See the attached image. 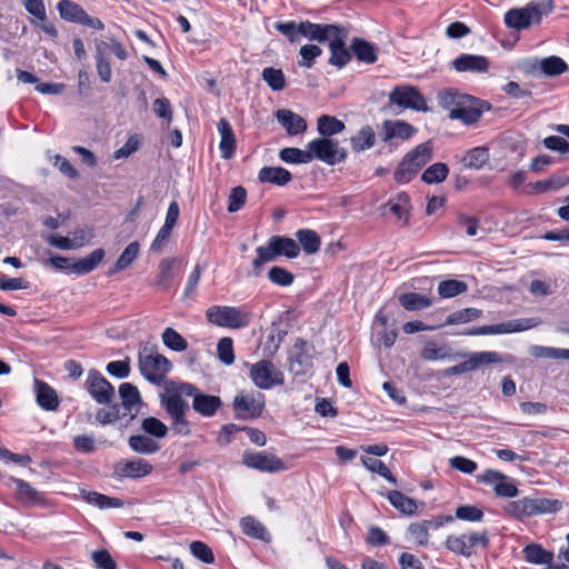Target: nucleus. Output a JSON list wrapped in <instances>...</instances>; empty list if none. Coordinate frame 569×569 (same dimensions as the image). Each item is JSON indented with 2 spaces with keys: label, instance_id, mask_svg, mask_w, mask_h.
Segmentation results:
<instances>
[{
  "label": "nucleus",
  "instance_id": "58",
  "mask_svg": "<svg viewBox=\"0 0 569 569\" xmlns=\"http://www.w3.org/2000/svg\"><path fill=\"white\" fill-rule=\"evenodd\" d=\"M505 511L515 518L522 519L525 517H532L530 511L529 498H522L516 501L508 502Z\"/></svg>",
  "mask_w": 569,
  "mask_h": 569
},
{
  "label": "nucleus",
  "instance_id": "2",
  "mask_svg": "<svg viewBox=\"0 0 569 569\" xmlns=\"http://www.w3.org/2000/svg\"><path fill=\"white\" fill-rule=\"evenodd\" d=\"M439 104L449 111V118L460 120L465 124H472L481 117L478 101L469 94L458 91H443L438 94Z\"/></svg>",
  "mask_w": 569,
  "mask_h": 569
},
{
  "label": "nucleus",
  "instance_id": "35",
  "mask_svg": "<svg viewBox=\"0 0 569 569\" xmlns=\"http://www.w3.org/2000/svg\"><path fill=\"white\" fill-rule=\"evenodd\" d=\"M270 239L272 246H274L278 251V256H286L289 259L299 256L300 247L296 240L282 236H272Z\"/></svg>",
  "mask_w": 569,
  "mask_h": 569
},
{
  "label": "nucleus",
  "instance_id": "42",
  "mask_svg": "<svg viewBox=\"0 0 569 569\" xmlns=\"http://www.w3.org/2000/svg\"><path fill=\"white\" fill-rule=\"evenodd\" d=\"M128 443L134 452L141 455H151L159 450L158 442L144 435L131 436Z\"/></svg>",
  "mask_w": 569,
  "mask_h": 569
},
{
  "label": "nucleus",
  "instance_id": "43",
  "mask_svg": "<svg viewBox=\"0 0 569 569\" xmlns=\"http://www.w3.org/2000/svg\"><path fill=\"white\" fill-rule=\"evenodd\" d=\"M140 244L137 241L130 242L123 252L120 254L114 266L110 269V273H117L127 269L131 262L138 257Z\"/></svg>",
  "mask_w": 569,
  "mask_h": 569
},
{
  "label": "nucleus",
  "instance_id": "32",
  "mask_svg": "<svg viewBox=\"0 0 569 569\" xmlns=\"http://www.w3.org/2000/svg\"><path fill=\"white\" fill-rule=\"evenodd\" d=\"M569 183V174L556 173L546 180L530 183L529 187L537 192L556 191Z\"/></svg>",
  "mask_w": 569,
  "mask_h": 569
},
{
  "label": "nucleus",
  "instance_id": "17",
  "mask_svg": "<svg viewBox=\"0 0 569 569\" xmlns=\"http://www.w3.org/2000/svg\"><path fill=\"white\" fill-rule=\"evenodd\" d=\"M417 132V129L406 121L386 120L381 123L378 134L383 142L392 140H407Z\"/></svg>",
  "mask_w": 569,
  "mask_h": 569
},
{
  "label": "nucleus",
  "instance_id": "9",
  "mask_svg": "<svg viewBox=\"0 0 569 569\" xmlns=\"http://www.w3.org/2000/svg\"><path fill=\"white\" fill-rule=\"evenodd\" d=\"M391 106H397L400 110L412 109L416 111H427L428 104L420 91L412 86H399L393 88L389 94Z\"/></svg>",
  "mask_w": 569,
  "mask_h": 569
},
{
  "label": "nucleus",
  "instance_id": "1",
  "mask_svg": "<svg viewBox=\"0 0 569 569\" xmlns=\"http://www.w3.org/2000/svg\"><path fill=\"white\" fill-rule=\"evenodd\" d=\"M190 386L189 382H169L163 392L160 393V405L171 420L172 430L180 436H189L191 432L190 422L186 418L189 405L182 399L184 392L182 387Z\"/></svg>",
  "mask_w": 569,
  "mask_h": 569
},
{
  "label": "nucleus",
  "instance_id": "8",
  "mask_svg": "<svg viewBox=\"0 0 569 569\" xmlns=\"http://www.w3.org/2000/svg\"><path fill=\"white\" fill-rule=\"evenodd\" d=\"M542 14L543 12L540 3L529 2L523 8H516L507 11L505 14V22L509 28L522 30L532 24L539 23Z\"/></svg>",
  "mask_w": 569,
  "mask_h": 569
},
{
  "label": "nucleus",
  "instance_id": "29",
  "mask_svg": "<svg viewBox=\"0 0 569 569\" xmlns=\"http://www.w3.org/2000/svg\"><path fill=\"white\" fill-rule=\"evenodd\" d=\"M242 532L251 538L262 541H270V533L266 527L251 516L243 517L240 520Z\"/></svg>",
  "mask_w": 569,
  "mask_h": 569
},
{
  "label": "nucleus",
  "instance_id": "44",
  "mask_svg": "<svg viewBox=\"0 0 569 569\" xmlns=\"http://www.w3.org/2000/svg\"><path fill=\"white\" fill-rule=\"evenodd\" d=\"M376 141V133L369 126L361 128L356 136L351 138L352 149L363 151L371 148Z\"/></svg>",
  "mask_w": 569,
  "mask_h": 569
},
{
  "label": "nucleus",
  "instance_id": "31",
  "mask_svg": "<svg viewBox=\"0 0 569 569\" xmlns=\"http://www.w3.org/2000/svg\"><path fill=\"white\" fill-rule=\"evenodd\" d=\"M351 49L359 61L365 63H373L377 60V51L375 46L363 39H352Z\"/></svg>",
  "mask_w": 569,
  "mask_h": 569
},
{
  "label": "nucleus",
  "instance_id": "5",
  "mask_svg": "<svg viewBox=\"0 0 569 569\" xmlns=\"http://www.w3.org/2000/svg\"><path fill=\"white\" fill-rule=\"evenodd\" d=\"M139 370L149 382L160 386L171 370V362L164 356L144 348L139 352Z\"/></svg>",
  "mask_w": 569,
  "mask_h": 569
},
{
  "label": "nucleus",
  "instance_id": "23",
  "mask_svg": "<svg viewBox=\"0 0 569 569\" xmlns=\"http://www.w3.org/2000/svg\"><path fill=\"white\" fill-rule=\"evenodd\" d=\"M220 134L219 149L223 159H231L236 151V138L227 119L221 118L217 124Z\"/></svg>",
  "mask_w": 569,
  "mask_h": 569
},
{
  "label": "nucleus",
  "instance_id": "19",
  "mask_svg": "<svg viewBox=\"0 0 569 569\" xmlns=\"http://www.w3.org/2000/svg\"><path fill=\"white\" fill-rule=\"evenodd\" d=\"M11 485L16 486L14 497L22 505L34 506L44 501L42 492L34 489L29 482L11 477L7 486L10 487Z\"/></svg>",
  "mask_w": 569,
  "mask_h": 569
},
{
  "label": "nucleus",
  "instance_id": "25",
  "mask_svg": "<svg viewBox=\"0 0 569 569\" xmlns=\"http://www.w3.org/2000/svg\"><path fill=\"white\" fill-rule=\"evenodd\" d=\"M525 559L533 565H548L553 560V552L546 550L539 543H529L522 550Z\"/></svg>",
  "mask_w": 569,
  "mask_h": 569
},
{
  "label": "nucleus",
  "instance_id": "28",
  "mask_svg": "<svg viewBox=\"0 0 569 569\" xmlns=\"http://www.w3.org/2000/svg\"><path fill=\"white\" fill-rule=\"evenodd\" d=\"M104 258V250L99 248L90 254L77 260L72 263V272L77 274H87L94 270Z\"/></svg>",
  "mask_w": 569,
  "mask_h": 569
},
{
  "label": "nucleus",
  "instance_id": "63",
  "mask_svg": "<svg viewBox=\"0 0 569 569\" xmlns=\"http://www.w3.org/2000/svg\"><path fill=\"white\" fill-rule=\"evenodd\" d=\"M141 428L144 432L158 438L166 437L168 432V427L161 420L154 417L143 419Z\"/></svg>",
  "mask_w": 569,
  "mask_h": 569
},
{
  "label": "nucleus",
  "instance_id": "46",
  "mask_svg": "<svg viewBox=\"0 0 569 569\" xmlns=\"http://www.w3.org/2000/svg\"><path fill=\"white\" fill-rule=\"evenodd\" d=\"M471 371L480 366L495 365L502 362V358L496 351H477L468 355Z\"/></svg>",
  "mask_w": 569,
  "mask_h": 569
},
{
  "label": "nucleus",
  "instance_id": "64",
  "mask_svg": "<svg viewBox=\"0 0 569 569\" xmlns=\"http://www.w3.org/2000/svg\"><path fill=\"white\" fill-rule=\"evenodd\" d=\"M269 280L278 286L288 287L293 282V274L282 267H272L268 272Z\"/></svg>",
  "mask_w": 569,
  "mask_h": 569
},
{
  "label": "nucleus",
  "instance_id": "62",
  "mask_svg": "<svg viewBox=\"0 0 569 569\" xmlns=\"http://www.w3.org/2000/svg\"><path fill=\"white\" fill-rule=\"evenodd\" d=\"M418 171L419 170L416 169L413 164H411L405 157L402 161L398 164L393 173V177L398 183H407L418 173Z\"/></svg>",
  "mask_w": 569,
  "mask_h": 569
},
{
  "label": "nucleus",
  "instance_id": "61",
  "mask_svg": "<svg viewBox=\"0 0 569 569\" xmlns=\"http://www.w3.org/2000/svg\"><path fill=\"white\" fill-rule=\"evenodd\" d=\"M421 358L428 361L446 359L450 356V351L446 347H437L432 341L426 343L421 350Z\"/></svg>",
  "mask_w": 569,
  "mask_h": 569
},
{
  "label": "nucleus",
  "instance_id": "36",
  "mask_svg": "<svg viewBox=\"0 0 569 569\" xmlns=\"http://www.w3.org/2000/svg\"><path fill=\"white\" fill-rule=\"evenodd\" d=\"M432 157V147L429 142L420 143L413 150L406 154L408 161L413 164V167L420 170L425 164H427Z\"/></svg>",
  "mask_w": 569,
  "mask_h": 569
},
{
  "label": "nucleus",
  "instance_id": "60",
  "mask_svg": "<svg viewBox=\"0 0 569 569\" xmlns=\"http://www.w3.org/2000/svg\"><path fill=\"white\" fill-rule=\"evenodd\" d=\"M219 360L229 366L234 362L233 341L229 337L221 338L217 345Z\"/></svg>",
  "mask_w": 569,
  "mask_h": 569
},
{
  "label": "nucleus",
  "instance_id": "14",
  "mask_svg": "<svg viewBox=\"0 0 569 569\" xmlns=\"http://www.w3.org/2000/svg\"><path fill=\"white\" fill-rule=\"evenodd\" d=\"M181 390L184 396L192 398V409L202 417H213L222 406L218 396L203 393L192 383L182 387Z\"/></svg>",
  "mask_w": 569,
  "mask_h": 569
},
{
  "label": "nucleus",
  "instance_id": "21",
  "mask_svg": "<svg viewBox=\"0 0 569 569\" xmlns=\"http://www.w3.org/2000/svg\"><path fill=\"white\" fill-rule=\"evenodd\" d=\"M277 121L286 129L289 136H297L307 130L306 120L291 110L281 109L276 113Z\"/></svg>",
  "mask_w": 569,
  "mask_h": 569
},
{
  "label": "nucleus",
  "instance_id": "45",
  "mask_svg": "<svg viewBox=\"0 0 569 569\" xmlns=\"http://www.w3.org/2000/svg\"><path fill=\"white\" fill-rule=\"evenodd\" d=\"M257 257L252 261V267L256 270V274L259 273L261 267L268 262L273 261L278 257V251L272 246L271 239L268 240L266 246H260L256 249Z\"/></svg>",
  "mask_w": 569,
  "mask_h": 569
},
{
  "label": "nucleus",
  "instance_id": "38",
  "mask_svg": "<svg viewBox=\"0 0 569 569\" xmlns=\"http://www.w3.org/2000/svg\"><path fill=\"white\" fill-rule=\"evenodd\" d=\"M318 132L325 137L330 138L333 134L340 133L345 130V123L336 117L323 114L317 122Z\"/></svg>",
  "mask_w": 569,
  "mask_h": 569
},
{
  "label": "nucleus",
  "instance_id": "41",
  "mask_svg": "<svg viewBox=\"0 0 569 569\" xmlns=\"http://www.w3.org/2000/svg\"><path fill=\"white\" fill-rule=\"evenodd\" d=\"M489 160V149L487 147H476L470 149L462 158L467 168L481 169Z\"/></svg>",
  "mask_w": 569,
  "mask_h": 569
},
{
  "label": "nucleus",
  "instance_id": "55",
  "mask_svg": "<svg viewBox=\"0 0 569 569\" xmlns=\"http://www.w3.org/2000/svg\"><path fill=\"white\" fill-rule=\"evenodd\" d=\"M481 316V310L477 308H466L462 310L455 311L446 319L443 326L467 323L478 319Z\"/></svg>",
  "mask_w": 569,
  "mask_h": 569
},
{
  "label": "nucleus",
  "instance_id": "6",
  "mask_svg": "<svg viewBox=\"0 0 569 569\" xmlns=\"http://www.w3.org/2000/svg\"><path fill=\"white\" fill-rule=\"evenodd\" d=\"M307 148L310 149L312 160L318 159L330 166L343 161L347 157L346 149L340 147L338 140L332 138L315 139L307 144Z\"/></svg>",
  "mask_w": 569,
  "mask_h": 569
},
{
  "label": "nucleus",
  "instance_id": "22",
  "mask_svg": "<svg viewBox=\"0 0 569 569\" xmlns=\"http://www.w3.org/2000/svg\"><path fill=\"white\" fill-rule=\"evenodd\" d=\"M179 260L176 258L162 259L158 266V272L153 286L160 290H167L177 273Z\"/></svg>",
  "mask_w": 569,
  "mask_h": 569
},
{
  "label": "nucleus",
  "instance_id": "59",
  "mask_svg": "<svg viewBox=\"0 0 569 569\" xmlns=\"http://www.w3.org/2000/svg\"><path fill=\"white\" fill-rule=\"evenodd\" d=\"M361 462L370 471L379 473L389 482L396 485V478L392 476L389 468L381 460L361 457Z\"/></svg>",
  "mask_w": 569,
  "mask_h": 569
},
{
  "label": "nucleus",
  "instance_id": "24",
  "mask_svg": "<svg viewBox=\"0 0 569 569\" xmlns=\"http://www.w3.org/2000/svg\"><path fill=\"white\" fill-rule=\"evenodd\" d=\"M37 403L47 411H53L59 407L56 390L47 382L34 380Z\"/></svg>",
  "mask_w": 569,
  "mask_h": 569
},
{
  "label": "nucleus",
  "instance_id": "57",
  "mask_svg": "<svg viewBox=\"0 0 569 569\" xmlns=\"http://www.w3.org/2000/svg\"><path fill=\"white\" fill-rule=\"evenodd\" d=\"M262 79L267 82V84L274 91H280L286 87V78L284 73L281 69H276L272 67L264 68L262 70Z\"/></svg>",
  "mask_w": 569,
  "mask_h": 569
},
{
  "label": "nucleus",
  "instance_id": "18",
  "mask_svg": "<svg viewBox=\"0 0 569 569\" xmlns=\"http://www.w3.org/2000/svg\"><path fill=\"white\" fill-rule=\"evenodd\" d=\"M152 465L141 458L122 459L114 466V472L122 478H142L151 473Z\"/></svg>",
  "mask_w": 569,
  "mask_h": 569
},
{
  "label": "nucleus",
  "instance_id": "51",
  "mask_svg": "<svg viewBox=\"0 0 569 569\" xmlns=\"http://www.w3.org/2000/svg\"><path fill=\"white\" fill-rule=\"evenodd\" d=\"M162 341L166 347L177 352L184 351L188 348L187 340L173 328L164 329L162 332Z\"/></svg>",
  "mask_w": 569,
  "mask_h": 569
},
{
  "label": "nucleus",
  "instance_id": "33",
  "mask_svg": "<svg viewBox=\"0 0 569 569\" xmlns=\"http://www.w3.org/2000/svg\"><path fill=\"white\" fill-rule=\"evenodd\" d=\"M398 300L401 307L408 311L422 310L432 305L431 299L427 296L416 292L402 293Z\"/></svg>",
  "mask_w": 569,
  "mask_h": 569
},
{
  "label": "nucleus",
  "instance_id": "20",
  "mask_svg": "<svg viewBox=\"0 0 569 569\" xmlns=\"http://www.w3.org/2000/svg\"><path fill=\"white\" fill-rule=\"evenodd\" d=\"M458 72H487L489 60L483 56L463 53L452 61Z\"/></svg>",
  "mask_w": 569,
  "mask_h": 569
},
{
  "label": "nucleus",
  "instance_id": "40",
  "mask_svg": "<svg viewBox=\"0 0 569 569\" xmlns=\"http://www.w3.org/2000/svg\"><path fill=\"white\" fill-rule=\"evenodd\" d=\"M531 516L553 513L561 509L562 503L557 499L529 498Z\"/></svg>",
  "mask_w": 569,
  "mask_h": 569
},
{
  "label": "nucleus",
  "instance_id": "39",
  "mask_svg": "<svg viewBox=\"0 0 569 569\" xmlns=\"http://www.w3.org/2000/svg\"><path fill=\"white\" fill-rule=\"evenodd\" d=\"M529 352L532 357L539 359L569 360V349L531 346Z\"/></svg>",
  "mask_w": 569,
  "mask_h": 569
},
{
  "label": "nucleus",
  "instance_id": "16",
  "mask_svg": "<svg viewBox=\"0 0 569 569\" xmlns=\"http://www.w3.org/2000/svg\"><path fill=\"white\" fill-rule=\"evenodd\" d=\"M523 67L527 72H541L549 77L559 76L568 70L566 61L557 56H550L543 59H529L525 61Z\"/></svg>",
  "mask_w": 569,
  "mask_h": 569
},
{
  "label": "nucleus",
  "instance_id": "4",
  "mask_svg": "<svg viewBox=\"0 0 569 569\" xmlns=\"http://www.w3.org/2000/svg\"><path fill=\"white\" fill-rule=\"evenodd\" d=\"M321 39H316L318 42H329L330 58L329 64L339 69L343 68L351 59V54L346 47L348 32L346 29L336 24H322Z\"/></svg>",
  "mask_w": 569,
  "mask_h": 569
},
{
  "label": "nucleus",
  "instance_id": "15",
  "mask_svg": "<svg viewBox=\"0 0 569 569\" xmlns=\"http://www.w3.org/2000/svg\"><path fill=\"white\" fill-rule=\"evenodd\" d=\"M264 408V397L259 392H239L233 399V410L241 419L257 418Z\"/></svg>",
  "mask_w": 569,
  "mask_h": 569
},
{
  "label": "nucleus",
  "instance_id": "49",
  "mask_svg": "<svg viewBox=\"0 0 569 569\" xmlns=\"http://www.w3.org/2000/svg\"><path fill=\"white\" fill-rule=\"evenodd\" d=\"M467 290V283L456 279L443 280L438 284V293L445 299L453 298L465 293Z\"/></svg>",
  "mask_w": 569,
  "mask_h": 569
},
{
  "label": "nucleus",
  "instance_id": "54",
  "mask_svg": "<svg viewBox=\"0 0 569 569\" xmlns=\"http://www.w3.org/2000/svg\"><path fill=\"white\" fill-rule=\"evenodd\" d=\"M322 54V49L317 44H305L299 50L298 66L311 68L318 57Z\"/></svg>",
  "mask_w": 569,
  "mask_h": 569
},
{
  "label": "nucleus",
  "instance_id": "37",
  "mask_svg": "<svg viewBox=\"0 0 569 569\" xmlns=\"http://www.w3.org/2000/svg\"><path fill=\"white\" fill-rule=\"evenodd\" d=\"M296 237L307 254H315L319 251L321 240L318 233L310 229H300Z\"/></svg>",
  "mask_w": 569,
  "mask_h": 569
},
{
  "label": "nucleus",
  "instance_id": "10",
  "mask_svg": "<svg viewBox=\"0 0 569 569\" xmlns=\"http://www.w3.org/2000/svg\"><path fill=\"white\" fill-rule=\"evenodd\" d=\"M242 462L261 472L276 473L287 469L282 459L268 451H244Z\"/></svg>",
  "mask_w": 569,
  "mask_h": 569
},
{
  "label": "nucleus",
  "instance_id": "48",
  "mask_svg": "<svg viewBox=\"0 0 569 569\" xmlns=\"http://www.w3.org/2000/svg\"><path fill=\"white\" fill-rule=\"evenodd\" d=\"M84 500L100 509L121 508L123 502L119 498L108 497L106 495L92 491L84 495Z\"/></svg>",
  "mask_w": 569,
  "mask_h": 569
},
{
  "label": "nucleus",
  "instance_id": "56",
  "mask_svg": "<svg viewBox=\"0 0 569 569\" xmlns=\"http://www.w3.org/2000/svg\"><path fill=\"white\" fill-rule=\"evenodd\" d=\"M119 395L122 401V406L128 410H131L133 406L140 403V395L137 387L129 382H123L120 385Z\"/></svg>",
  "mask_w": 569,
  "mask_h": 569
},
{
  "label": "nucleus",
  "instance_id": "47",
  "mask_svg": "<svg viewBox=\"0 0 569 569\" xmlns=\"http://www.w3.org/2000/svg\"><path fill=\"white\" fill-rule=\"evenodd\" d=\"M310 149L301 150L299 148H283L279 152V158L286 163H309L312 161Z\"/></svg>",
  "mask_w": 569,
  "mask_h": 569
},
{
  "label": "nucleus",
  "instance_id": "11",
  "mask_svg": "<svg viewBox=\"0 0 569 569\" xmlns=\"http://www.w3.org/2000/svg\"><path fill=\"white\" fill-rule=\"evenodd\" d=\"M321 27L322 24L312 23L310 21H302L300 23L295 21H287L277 22L274 24L276 30L286 36L291 42H298L300 37H305L313 41L316 39H321L323 36L320 33L322 30Z\"/></svg>",
  "mask_w": 569,
  "mask_h": 569
},
{
  "label": "nucleus",
  "instance_id": "53",
  "mask_svg": "<svg viewBox=\"0 0 569 569\" xmlns=\"http://www.w3.org/2000/svg\"><path fill=\"white\" fill-rule=\"evenodd\" d=\"M446 547L450 551L467 558L472 555L466 533L459 536H449L446 540Z\"/></svg>",
  "mask_w": 569,
  "mask_h": 569
},
{
  "label": "nucleus",
  "instance_id": "7",
  "mask_svg": "<svg viewBox=\"0 0 569 569\" xmlns=\"http://www.w3.org/2000/svg\"><path fill=\"white\" fill-rule=\"evenodd\" d=\"M541 319L539 318H521L513 319L506 322L489 325L478 327L470 331H467L465 335L470 336H486V335H505V333H515L521 332L535 327H538L541 323Z\"/></svg>",
  "mask_w": 569,
  "mask_h": 569
},
{
  "label": "nucleus",
  "instance_id": "50",
  "mask_svg": "<svg viewBox=\"0 0 569 569\" xmlns=\"http://www.w3.org/2000/svg\"><path fill=\"white\" fill-rule=\"evenodd\" d=\"M57 9L62 19L79 22L84 10L71 0H60L57 4Z\"/></svg>",
  "mask_w": 569,
  "mask_h": 569
},
{
  "label": "nucleus",
  "instance_id": "12",
  "mask_svg": "<svg viewBox=\"0 0 569 569\" xmlns=\"http://www.w3.org/2000/svg\"><path fill=\"white\" fill-rule=\"evenodd\" d=\"M250 378L259 389H271L283 383V373L268 360H261L250 367Z\"/></svg>",
  "mask_w": 569,
  "mask_h": 569
},
{
  "label": "nucleus",
  "instance_id": "26",
  "mask_svg": "<svg viewBox=\"0 0 569 569\" xmlns=\"http://www.w3.org/2000/svg\"><path fill=\"white\" fill-rule=\"evenodd\" d=\"M385 208H389V210L399 219L403 221V224H407L409 221V211H410V199L406 192H399L393 198H391L385 206Z\"/></svg>",
  "mask_w": 569,
  "mask_h": 569
},
{
  "label": "nucleus",
  "instance_id": "13",
  "mask_svg": "<svg viewBox=\"0 0 569 569\" xmlns=\"http://www.w3.org/2000/svg\"><path fill=\"white\" fill-rule=\"evenodd\" d=\"M84 388L99 405H109L114 398V388L97 369H90Z\"/></svg>",
  "mask_w": 569,
  "mask_h": 569
},
{
  "label": "nucleus",
  "instance_id": "34",
  "mask_svg": "<svg viewBox=\"0 0 569 569\" xmlns=\"http://www.w3.org/2000/svg\"><path fill=\"white\" fill-rule=\"evenodd\" d=\"M389 502L401 513L411 516L417 511V503L413 499L398 490H392L388 493Z\"/></svg>",
  "mask_w": 569,
  "mask_h": 569
},
{
  "label": "nucleus",
  "instance_id": "3",
  "mask_svg": "<svg viewBox=\"0 0 569 569\" xmlns=\"http://www.w3.org/2000/svg\"><path fill=\"white\" fill-rule=\"evenodd\" d=\"M206 317L218 327L242 329L250 325L252 312L247 306H212L207 310Z\"/></svg>",
  "mask_w": 569,
  "mask_h": 569
},
{
  "label": "nucleus",
  "instance_id": "30",
  "mask_svg": "<svg viewBox=\"0 0 569 569\" xmlns=\"http://www.w3.org/2000/svg\"><path fill=\"white\" fill-rule=\"evenodd\" d=\"M439 528L440 523L431 520H422L416 523H411L408 528V532L413 541L419 546H427L429 542V529Z\"/></svg>",
  "mask_w": 569,
  "mask_h": 569
},
{
  "label": "nucleus",
  "instance_id": "27",
  "mask_svg": "<svg viewBox=\"0 0 569 569\" xmlns=\"http://www.w3.org/2000/svg\"><path fill=\"white\" fill-rule=\"evenodd\" d=\"M258 178L261 182L284 186L292 179V176L282 167H263L259 171Z\"/></svg>",
  "mask_w": 569,
  "mask_h": 569
},
{
  "label": "nucleus",
  "instance_id": "52",
  "mask_svg": "<svg viewBox=\"0 0 569 569\" xmlns=\"http://www.w3.org/2000/svg\"><path fill=\"white\" fill-rule=\"evenodd\" d=\"M448 173V166L442 162H437L431 164L423 171L421 179L426 183H439L447 178Z\"/></svg>",
  "mask_w": 569,
  "mask_h": 569
}]
</instances>
